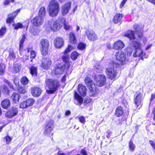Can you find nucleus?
<instances>
[{"label": "nucleus", "mask_w": 155, "mask_h": 155, "mask_svg": "<svg viewBox=\"0 0 155 155\" xmlns=\"http://www.w3.org/2000/svg\"><path fill=\"white\" fill-rule=\"evenodd\" d=\"M25 39H21L20 41L19 45V51L21 54V53L22 51L23 47V44L25 41Z\"/></svg>", "instance_id": "nucleus-45"}, {"label": "nucleus", "mask_w": 155, "mask_h": 155, "mask_svg": "<svg viewBox=\"0 0 155 155\" xmlns=\"http://www.w3.org/2000/svg\"><path fill=\"white\" fill-rule=\"evenodd\" d=\"M78 91L82 96L85 97L87 94V89L86 87L82 84H79L78 86Z\"/></svg>", "instance_id": "nucleus-20"}, {"label": "nucleus", "mask_w": 155, "mask_h": 155, "mask_svg": "<svg viewBox=\"0 0 155 155\" xmlns=\"http://www.w3.org/2000/svg\"><path fill=\"white\" fill-rule=\"evenodd\" d=\"M35 101V100L33 98H28L21 103L19 107L23 109L32 106Z\"/></svg>", "instance_id": "nucleus-12"}, {"label": "nucleus", "mask_w": 155, "mask_h": 155, "mask_svg": "<svg viewBox=\"0 0 155 155\" xmlns=\"http://www.w3.org/2000/svg\"><path fill=\"white\" fill-rule=\"evenodd\" d=\"M66 22L65 19L62 16L59 17L57 20L53 23L49 22V27L53 31H55L60 29Z\"/></svg>", "instance_id": "nucleus-5"}, {"label": "nucleus", "mask_w": 155, "mask_h": 155, "mask_svg": "<svg viewBox=\"0 0 155 155\" xmlns=\"http://www.w3.org/2000/svg\"><path fill=\"white\" fill-rule=\"evenodd\" d=\"M86 46V44L82 42H79L77 48L79 50L82 51L85 49Z\"/></svg>", "instance_id": "nucleus-38"}, {"label": "nucleus", "mask_w": 155, "mask_h": 155, "mask_svg": "<svg viewBox=\"0 0 155 155\" xmlns=\"http://www.w3.org/2000/svg\"><path fill=\"white\" fill-rule=\"evenodd\" d=\"M46 85L48 88L46 92L49 94H54L61 86L59 81L55 79H48Z\"/></svg>", "instance_id": "nucleus-2"}, {"label": "nucleus", "mask_w": 155, "mask_h": 155, "mask_svg": "<svg viewBox=\"0 0 155 155\" xmlns=\"http://www.w3.org/2000/svg\"><path fill=\"white\" fill-rule=\"evenodd\" d=\"M20 10L21 9H18L12 13L9 14L8 15V17L6 19L7 23H9L12 22Z\"/></svg>", "instance_id": "nucleus-18"}, {"label": "nucleus", "mask_w": 155, "mask_h": 155, "mask_svg": "<svg viewBox=\"0 0 155 155\" xmlns=\"http://www.w3.org/2000/svg\"><path fill=\"white\" fill-rule=\"evenodd\" d=\"M52 63L51 60L50 58H43L41 60V67L44 70H48L50 68Z\"/></svg>", "instance_id": "nucleus-10"}, {"label": "nucleus", "mask_w": 155, "mask_h": 155, "mask_svg": "<svg viewBox=\"0 0 155 155\" xmlns=\"http://www.w3.org/2000/svg\"><path fill=\"white\" fill-rule=\"evenodd\" d=\"M48 12L50 16L54 17L58 14L60 10L59 3L55 0L51 1L48 5Z\"/></svg>", "instance_id": "nucleus-4"}, {"label": "nucleus", "mask_w": 155, "mask_h": 155, "mask_svg": "<svg viewBox=\"0 0 155 155\" xmlns=\"http://www.w3.org/2000/svg\"><path fill=\"white\" fill-rule=\"evenodd\" d=\"M2 92L3 94L7 95L9 94L10 92V90L6 85L4 84L2 87Z\"/></svg>", "instance_id": "nucleus-31"}, {"label": "nucleus", "mask_w": 155, "mask_h": 155, "mask_svg": "<svg viewBox=\"0 0 155 155\" xmlns=\"http://www.w3.org/2000/svg\"><path fill=\"white\" fill-rule=\"evenodd\" d=\"M143 98L142 93L136 92V95H134V101L137 108L142 104V100L143 99Z\"/></svg>", "instance_id": "nucleus-11"}, {"label": "nucleus", "mask_w": 155, "mask_h": 155, "mask_svg": "<svg viewBox=\"0 0 155 155\" xmlns=\"http://www.w3.org/2000/svg\"><path fill=\"white\" fill-rule=\"evenodd\" d=\"M71 5V3L68 2L62 5L61 7V13L62 15H66L70 10Z\"/></svg>", "instance_id": "nucleus-16"}, {"label": "nucleus", "mask_w": 155, "mask_h": 155, "mask_svg": "<svg viewBox=\"0 0 155 155\" xmlns=\"http://www.w3.org/2000/svg\"><path fill=\"white\" fill-rule=\"evenodd\" d=\"M124 36L129 39H135L136 38L133 31H129L127 32Z\"/></svg>", "instance_id": "nucleus-29"}, {"label": "nucleus", "mask_w": 155, "mask_h": 155, "mask_svg": "<svg viewBox=\"0 0 155 155\" xmlns=\"http://www.w3.org/2000/svg\"><path fill=\"white\" fill-rule=\"evenodd\" d=\"M152 113L153 114V119L155 121V107L153 108L152 111Z\"/></svg>", "instance_id": "nucleus-62"}, {"label": "nucleus", "mask_w": 155, "mask_h": 155, "mask_svg": "<svg viewBox=\"0 0 155 155\" xmlns=\"http://www.w3.org/2000/svg\"><path fill=\"white\" fill-rule=\"evenodd\" d=\"M12 26L14 27L15 29H18V28H23L22 24L20 23H14L13 24Z\"/></svg>", "instance_id": "nucleus-44"}, {"label": "nucleus", "mask_w": 155, "mask_h": 155, "mask_svg": "<svg viewBox=\"0 0 155 155\" xmlns=\"http://www.w3.org/2000/svg\"><path fill=\"white\" fill-rule=\"evenodd\" d=\"M79 121L81 123L84 124L86 122L85 117L83 116H81L78 117Z\"/></svg>", "instance_id": "nucleus-50"}, {"label": "nucleus", "mask_w": 155, "mask_h": 155, "mask_svg": "<svg viewBox=\"0 0 155 155\" xmlns=\"http://www.w3.org/2000/svg\"><path fill=\"white\" fill-rule=\"evenodd\" d=\"M124 114V110L122 106H120L116 107L114 112V114L116 117H120L122 116Z\"/></svg>", "instance_id": "nucleus-22"}, {"label": "nucleus", "mask_w": 155, "mask_h": 155, "mask_svg": "<svg viewBox=\"0 0 155 155\" xmlns=\"http://www.w3.org/2000/svg\"><path fill=\"white\" fill-rule=\"evenodd\" d=\"M86 34L88 39L95 38H97V35L95 32L91 29L87 30L86 31Z\"/></svg>", "instance_id": "nucleus-25"}, {"label": "nucleus", "mask_w": 155, "mask_h": 155, "mask_svg": "<svg viewBox=\"0 0 155 155\" xmlns=\"http://www.w3.org/2000/svg\"><path fill=\"white\" fill-rule=\"evenodd\" d=\"M40 44L41 45V47H49V42L48 39H42L41 42Z\"/></svg>", "instance_id": "nucleus-41"}, {"label": "nucleus", "mask_w": 155, "mask_h": 155, "mask_svg": "<svg viewBox=\"0 0 155 155\" xmlns=\"http://www.w3.org/2000/svg\"><path fill=\"white\" fill-rule=\"evenodd\" d=\"M73 49L74 47L72 46L71 45H68L66 49L63 51V53L64 54H68V53L70 52Z\"/></svg>", "instance_id": "nucleus-43"}, {"label": "nucleus", "mask_w": 155, "mask_h": 155, "mask_svg": "<svg viewBox=\"0 0 155 155\" xmlns=\"http://www.w3.org/2000/svg\"><path fill=\"white\" fill-rule=\"evenodd\" d=\"M64 28L66 30H68L71 28V26L68 25L66 24L65 23L64 24Z\"/></svg>", "instance_id": "nucleus-60"}, {"label": "nucleus", "mask_w": 155, "mask_h": 155, "mask_svg": "<svg viewBox=\"0 0 155 155\" xmlns=\"http://www.w3.org/2000/svg\"><path fill=\"white\" fill-rule=\"evenodd\" d=\"M92 100V99L90 98H86L84 100V103L86 104H88L91 102Z\"/></svg>", "instance_id": "nucleus-56"}, {"label": "nucleus", "mask_w": 155, "mask_h": 155, "mask_svg": "<svg viewBox=\"0 0 155 155\" xmlns=\"http://www.w3.org/2000/svg\"><path fill=\"white\" fill-rule=\"evenodd\" d=\"M149 143L153 148L155 150V142L153 141L150 140Z\"/></svg>", "instance_id": "nucleus-54"}, {"label": "nucleus", "mask_w": 155, "mask_h": 155, "mask_svg": "<svg viewBox=\"0 0 155 155\" xmlns=\"http://www.w3.org/2000/svg\"><path fill=\"white\" fill-rule=\"evenodd\" d=\"M4 138L5 140L6 143L8 144H9L12 141V137H11L8 134H7L4 137Z\"/></svg>", "instance_id": "nucleus-46"}, {"label": "nucleus", "mask_w": 155, "mask_h": 155, "mask_svg": "<svg viewBox=\"0 0 155 155\" xmlns=\"http://www.w3.org/2000/svg\"><path fill=\"white\" fill-rule=\"evenodd\" d=\"M81 153L83 155H88L87 152L84 148L81 149Z\"/></svg>", "instance_id": "nucleus-58"}, {"label": "nucleus", "mask_w": 155, "mask_h": 155, "mask_svg": "<svg viewBox=\"0 0 155 155\" xmlns=\"http://www.w3.org/2000/svg\"><path fill=\"white\" fill-rule=\"evenodd\" d=\"M31 93L35 97H38L41 95L42 92L41 89L38 87L34 86L31 88Z\"/></svg>", "instance_id": "nucleus-15"}, {"label": "nucleus", "mask_w": 155, "mask_h": 155, "mask_svg": "<svg viewBox=\"0 0 155 155\" xmlns=\"http://www.w3.org/2000/svg\"><path fill=\"white\" fill-rule=\"evenodd\" d=\"M71 114V112L69 110H66L65 113V115L66 116H68L70 115Z\"/></svg>", "instance_id": "nucleus-64"}, {"label": "nucleus", "mask_w": 155, "mask_h": 155, "mask_svg": "<svg viewBox=\"0 0 155 155\" xmlns=\"http://www.w3.org/2000/svg\"><path fill=\"white\" fill-rule=\"evenodd\" d=\"M36 56V52L34 51H31L30 52V58L31 59V61H32V60Z\"/></svg>", "instance_id": "nucleus-48"}, {"label": "nucleus", "mask_w": 155, "mask_h": 155, "mask_svg": "<svg viewBox=\"0 0 155 155\" xmlns=\"http://www.w3.org/2000/svg\"><path fill=\"white\" fill-rule=\"evenodd\" d=\"M106 133L107 134L106 136V137L107 138H109L110 137V136L111 135L112 132L110 130H108L107 131Z\"/></svg>", "instance_id": "nucleus-57"}, {"label": "nucleus", "mask_w": 155, "mask_h": 155, "mask_svg": "<svg viewBox=\"0 0 155 155\" xmlns=\"http://www.w3.org/2000/svg\"><path fill=\"white\" fill-rule=\"evenodd\" d=\"M106 74L109 79L113 81L115 80L118 77L117 70L111 68L106 69Z\"/></svg>", "instance_id": "nucleus-9"}, {"label": "nucleus", "mask_w": 155, "mask_h": 155, "mask_svg": "<svg viewBox=\"0 0 155 155\" xmlns=\"http://www.w3.org/2000/svg\"><path fill=\"white\" fill-rule=\"evenodd\" d=\"M110 66H113L114 68H117L119 66V64L113 61H111L109 63Z\"/></svg>", "instance_id": "nucleus-47"}, {"label": "nucleus", "mask_w": 155, "mask_h": 155, "mask_svg": "<svg viewBox=\"0 0 155 155\" xmlns=\"http://www.w3.org/2000/svg\"><path fill=\"white\" fill-rule=\"evenodd\" d=\"M133 44L135 50L133 54V57L135 58L139 57V60H143L144 57L146 55V54L142 50V44L138 41H134L133 42Z\"/></svg>", "instance_id": "nucleus-3"}, {"label": "nucleus", "mask_w": 155, "mask_h": 155, "mask_svg": "<svg viewBox=\"0 0 155 155\" xmlns=\"http://www.w3.org/2000/svg\"><path fill=\"white\" fill-rule=\"evenodd\" d=\"M127 1V0H123L120 5V8H122L124 6Z\"/></svg>", "instance_id": "nucleus-63"}, {"label": "nucleus", "mask_w": 155, "mask_h": 155, "mask_svg": "<svg viewBox=\"0 0 155 155\" xmlns=\"http://www.w3.org/2000/svg\"><path fill=\"white\" fill-rule=\"evenodd\" d=\"M66 75L65 74L62 76V78L61 79V81L63 83L65 82L66 80Z\"/></svg>", "instance_id": "nucleus-59"}, {"label": "nucleus", "mask_w": 155, "mask_h": 155, "mask_svg": "<svg viewBox=\"0 0 155 155\" xmlns=\"http://www.w3.org/2000/svg\"><path fill=\"white\" fill-rule=\"evenodd\" d=\"M21 68V66L18 63L15 64L13 68L12 71V73L15 74L19 72L20 71Z\"/></svg>", "instance_id": "nucleus-36"}, {"label": "nucleus", "mask_w": 155, "mask_h": 155, "mask_svg": "<svg viewBox=\"0 0 155 155\" xmlns=\"http://www.w3.org/2000/svg\"><path fill=\"white\" fill-rule=\"evenodd\" d=\"M29 69L30 73L32 77H36L38 76V67L37 66L32 64L29 68Z\"/></svg>", "instance_id": "nucleus-19"}, {"label": "nucleus", "mask_w": 155, "mask_h": 155, "mask_svg": "<svg viewBox=\"0 0 155 155\" xmlns=\"http://www.w3.org/2000/svg\"><path fill=\"white\" fill-rule=\"evenodd\" d=\"M5 65L3 63H0V75H3L5 74Z\"/></svg>", "instance_id": "nucleus-39"}, {"label": "nucleus", "mask_w": 155, "mask_h": 155, "mask_svg": "<svg viewBox=\"0 0 155 155\" xmlns=\"http://www.w3.org/2000/svg\"><path fill=\"white\" fill-rule=\"evenodd\" d=\"M6 28L5 26L2 27L0 29V36L2 35L6 31Z\"/></svg>", "instance_id": "nucleus-51"}, {"label": "nucleus", "mask_w": 155, "mask_h": 155, "mask_svg": "<svg viewBox=\"0 0 155 155\" xmlns=\"http://www.w3.org/2000/svg\"><path fill=\"white\" fill-rule=\"evenodd\" d=\"M46 14L45 8V7L42 6L39 9L38 12V16L44 19Z\"/></svg>", "instance_id": "nucleus-30"}, {"label": "nucleus", "mask_w": 155, "mask_h": 155, "mask_svg": "<svg viewBox=\"0 0 155 155\" xmlns=\"http://www.w3.org/2000/svg\"><path fill=\"white\" fill-rule=\"evenodd\" d=\"M18 112L17 108L12 107L7 111L5 114V117L8 118H12L16 115Z\"/></svg>", "instance_id": "nucleus-14"}, {"label": "nucleus", "mask_w": 155, "mask_h": 155, "mask_svg": "<svg viewBox=\"0 0 155 155\" xmlns=\"http://www.w3.org/2000/svg\"><path fill=\"white\" fill-rule=\"evenodd\" d=\"M21 96L18 93L14 92L12 94L11 98L13 103L17 104L19 101Z\"/></svg>", "instance_id": "nucleus-23"}, {"label": "nucleus", "mask_w": 155, "mask_h": 155, "mask_svg": "<svg viewBox=\"0 0 155 155\" xmlns=\"http://www.w3.org/2000/svg\"><path fill=\"white\" fill-rule=\"evenodd\" d=\"M94 79L95 84L89 77L87 76L84 79L85 84L89 90L91 97H96L99 94V90L96 86L98 87H102L105 85L106 83V77L103 74H100L95 76Z\"/></svg>", "instance_id": "nucleus-1"}, {"label": "nucleus", "mask_w": 155, "mask_h": 155, "mask_svg": "<svg viewBox=\"0 0 155 155\" xmlns=\"http://www.w3.org/2000/svg\"><path fill=\"white\" fill-rule=\"evenodd\" d=\"M123 16L124 15L122 14H117L114 16L113 21L114 23L117 24L120 21Z\"/></svg>", "instance_id": "nucleus-26"}, {"label": "nucleus", "mask_w": 155, "mask_h": 155, "mask_svg": "<svg viewBox=\"0 0 155 155\" xmlns=\"http://www.w3.org/2000/svg\"><path fill=\"white\" fill-rule=\"evenodd\" d=\"M80 54L75 51L72 52L70 55V57L73 61H75L78 58Z\"/></svg>", "instance_id": "nucleus-33"}, {"label": "nucleus", "mask_w": 155, "mask_h": 155, "mask_svg": "<svg viewBox=\"0 0 155 155\" xmlns=\"http://www.w3.org/2000/svg\"><path fill=\"white\" fill-rule=\"evenodd\" d=\"M17 90L18 93L20 94H24L26 92L25 88L22 87H19Z\"/></svg>", "instance_id": "nucleus-42"}, {"label": "nucleus", "mask_w": 155, "mask_h": 155, "mask_svg": "<svg viewBox=\"0 0 155 155\" xmlns=\"http://www.w3.org/2000/svg\"><path fill=\"white\" fill-rule=\"evenodd\" d=\"M128 146L129 149L130 151L132 152L134 151L136 148V146L134 143L133 140L131 139L129 141Z\"/></svg>", "instance_id": "nucleus-34"}, {"label": "nucleus", "mask_w": 155, "mask_h": 155, "mask_svg": "<svg viewBox=\"0 0 155 155\" xmlns=\"http://www.w3.org/2000/svg\"><path fill=\"white\" fill-rule=\"evenodd\" d=\"M1 105L2 108L8 109L11 106L10 101L8 99H5L2 101Z\"/></svg>", "instance_id": "nucleus-24"}, {"label": "nucleus", "mask_w": 155, "mask_h": 155, "mask_svg": "<svg viewBox=\"0 0 155 155\" xmlns=\"http://www.w3.org/2000/svg\"><path fill=\"white\" fill-rule=\"evenodd\" d=\"M44 19L38 16H36L31 20V23L33 27H38L43 23Z\"/></svg>", "instance_id": "nucleus-13"}, {"label": "nucleus", "mask_w": 155, "mask_h": 155, "mask_svg": "<svg viewBox=\"0 0 155 155\" xmlns=\"http://www.w3.org/2000/svg\"><path fill=\"white\" fill-rule=\"evenodd\" d=\"M7 84L9 86V87H10V88L11 89L14 90V86L12 83H11V82H10L9 81V82H8V84Z\"/></svg>", "instance_id": "nucleus-61"}, {"label": "nucleus", "mask_w": 155, "mask_h": 155, "mask_svg": "<svg viewBox=\"0 0 155 155\" xmlns=\"http://www.w3.org/2000/svg\"><path fill=\"white\" fill-rule=\"evenodd\" d=\"M68 37L70 39H76L75 34L73 32H70L68 35Z\"/></svg>", "instance_id": "nucleus-52"}, {"label": "nucleus", "mask_w": 155, "mask_h": 155, "mask_svg": "<svg viewBox=\"0 0 155 155\" xmlns=\"http://www.w3.org/2000/svg\"><path fill=\"white\" fill-rule=\"evenodd\" d=\"M74 98L78 101L79 105H81L82 104L83 99L76 91L74 92Z\"/></svg>", "instance_id": "nucleus-27"}, {"label": "nucleus", "mask_w": 155, "mask_h": 155, "mask_svg": "<svg viewBox=\"0 0 155 155\" xmlns=\"http://www.w3.org/2000/svg\"><path fill=\"white\" fill-rule=\"evenodd\" d=\"M54 43L55 47L59 48H61L63 46L64 42L63 39H55Z\"/></svg>", "instance_id": "nucleus-28"}, {"label": "nucleus", "mask_w": 155, "mask_h": 155, "mask_svg": "<svg viewBox=\"0 0 155 155\" xmlns=\"http://www.w3.org/2000/svg\"><path fill=\"white\" fill-rule=\"evenodd\" d=\"M20 81L22 84L25 85L28 84L29 80L26 76H24L21 78Z\"/></svg>", "instance_id": "nucleus-35"}, {"label": "nucleus", "mask_w": 155, "mask_h": 155, "mask_svg": "<svg viewBox=\"0 0 155 155\" xmlns=\"http://www.w3.org/2000/svg\"><path fill=\"white\" fill-rule=\"evenodd\" d=\"M15 58V54L13 50L9 51V55L8 58L9 60H14Z\"/></svg>", "instance_id": "nucleus-40"}, {"label": "nucleus", "mask_w": 155, "mask_h": 155, "mask_svg": "<svg viewBox=\"0 0 155 155\" xmlns=\"http://www.w3.org/2000/svg\"><path fill=\"white\" fill-rule=\"evenodd\" d=\"M15 0H5L4 5H8L10 2H13Z\"/></svg>", "instance_id": "nucleus-53"}, {"label": "nucleus", "mask_w": 155, "mask_h": 155, "mask_svg": "<svg viewBox=\"0 0 155 155\" xmlns=\"http://www.w3.org/2000/svg\"><path fill=\"white\" fill-rule=\"evenodd\" d=\"M66 69V66L62 64V62H58L55 64L51 74L52 76L62 74Z\"/></svg>", "instance_id": "nucleus-6"}, {"label": "nucleus", "mask_w": 155, "mask_h": 155, "mask_svg": "<svg viewBox=\"0 0 155 155\" xmlns=\"http://www.w3.org/2000/svg\"><path fill=\"white\" fill-rule=\"evenodd\" d=\"M126 120V118H124L123 117L121 118H118V122L117 124L118 125L121 126L122 124V122L124 120Z\"/></svg>", "instance_id": "nucleus-49"}, {"label": "nucleus", "mask_w": 155, "mask_h": 155, "mask_svg": "<svg viewBox=\"0 0 155 155\" xmlns=\"http://www.w3.org/2000/svg\"><path fill=\"white\" fill-rule=\"evenodd\" d=\"M64 55L61 56V59L64 62L63 64H65L66 66V69L68 70L69 68L71 66V62L70 61V56L69 55L67 54H64Z\"/></svg>", "instance_id": "nucleus-17"}, {"label": "nucleus", "mask_w": 155, "mask_h": 155, "mask_svg": "<svg viewBox=\"0 0 155 155\" xmlns=\"http://www.w3.org/2000/svg\"><path fill=\"white\" fill-rule=\"evenodd\" d=\"M70 42L72 45H74L77 43V39H69Z\"/></svg>", "instance_id": "nucleus-55"}, {"label": "nucleus", "mask_w": 155, "mask_h": 155, "mask_svg": "<svg viewBox=\"0 0 155 155\" xmlns=\"http://www.w3.org/2000/svg\"><path fill=\"white\" fill-rule=\"evenodd\" d=\"M31 33L34 35H38L40 30L38 27H33L30 30Z\"/></svg>", "instance_id": "nucleus-37"}, {"label": "nucleus", "mask_w": 155, "mask_h": 155, "mask_svg": "<svg viewBox=\"0 0 155 155\" xmlns=\"http://www.w3.org/2000/svg\"><path fill=\"white\" fill-rule=\"evenodd\" d=\"M54 128V122L52 119L48 120L45 126V129L43 132L45 135L50 137L53 135V133L52 131Z\"/></svg>", "instance_id": "nucleus-7"}, {"label": "nucleus", "mask_w": 155, "mask_h": 155, "mask_svg": "<svg viewBox=\"0 0 155 155\" xmlns=\"http://www.w3.org/2000/svg\"><path fill=\"white\" fill-rule=\"evenodd\" d=\"M124 46L125 45L123 42L119 40L114 43L113 48L115 50H121L124 47Z\"/></svg>", "instance_id": "nucleus-21"}, {"label": "nucleus", "mask_w": 155, "mask_h": 155, "mask_svg": "<svg viewBox=\"0 0 155 155\" xmlns=\"http://www.w3.org/2000/svg\"><path fill=\"white\" fill-rule=\"evenodd\" d=\"M116 60L119 62L121 65L125 64L128 61L125 54L122 51H118L115 54Z\"/></svg>", "instance_id": "nucleus-8"}, {"label": "nucleus", "mask_w": 155, "mask_h": 155, "mask_svg": "<svg viewBox=\"0 0 155 155\" xmlns=\"http://www.w3.org/2000/svg\"><path fill=\"white\" fill-rule=\"evenodd\" d=\"M49 47H41V52L42 55L45 56L47 55L48 53V49Z\"/></svg>", "instance_id": "nucleus-32"}]
</instances>
